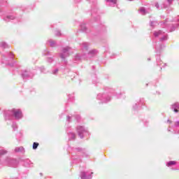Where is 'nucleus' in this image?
<instances>
[{"instance_id": "1", "label": "nucleus", "mask_w": 179, "mask_h": 179, "mask_svg": "<svg viewBox=\"0 0 179 179\" xmlns=\"http://www.w3.org/2000/svg\"><path fill=\"white\" fill-rule=\"evenodd\" d=\"M22 111L20 110H17L14 111V117H15L17 120L22 118Z\"/></svg>"}, {"instance_id": "2", "label": "nucleus", "mask_w": 179, "mask_h": 179, "mask_svg": "<svg viewBox=\"0 0 179 179\" xmlns=\"http://www.w3.org/2000/svg\"><path fill=\"white\" fill-rule=\"evenodd\" d=\"M38 143H33V149L36 150L37 148H38Z\"/></svg>"}, {"instance_id": "3", "label": "nucleus", "mask_w": 179, "mask_h": 179, "mask_svg": "<svg viewBox=\"0 0 179 179\" xmlns=\"http://www.w3.org/2000/svg\"><path fill=\"white\" fill-rule=\"evenodd\" d=\"M176 164V162L174 161H171L168 163V166H171Z\"/></svg>"}, {"instance_id": "4", "label": "nucleus", "mask_w": 179, "mask_h": 179, "mask_svg": "<svg viewBox=\"0 0 179 179\" xmlns=\"http://www.w3.org/2000/svg\"><path fill=\"white\" fill-rule=\"evenodd\" d=\"M107 2H112L113 3H117V0H107Z\"/></svg>"}, {"instance_id": "5", "label": "nucleus", "mask_w": 179, "mask_h": 179, "mask_svg": "<svg viewBox=\"0 0 179 179\" xmlns=\"http://www.w3.org/2000/svg\"><path fill=\"white\" fill-rule=\"evenodd\" d=\"M69 48L64 49V52H66V51H68Z\"/></svg>"}, {"instance_id": "6", "label": "nucleus", "mask_w": 179, "mask_h": 179, "mask_svg": "<svg viewBox=\"0 0 179 179\" xmlns=\"http://www.w3.org/2000/svg\"><path fill=\"white\" fill-rule=\"evenodd\" d=\"M174 111H175V113H178V110H177V109H175Z\"/></svg>"}, {"instance_id": "7", "label": "nucleus", "mask_w": 179, "mask_h": 179, "mask_svg": "<svg viewBox=\"0 0 179 179\" xmlns=\"http://www.w3.org/2000/svg\"><path fill=\"white\" fill-rule=\"evenodd\" d=\"M168 1V2H171V0H167Z\"/></svg>"}, {"instance_id": "8", "label": "nucleus", "mask_w": 179, "mask_h": 179, "mask_svg": "<svg viewBox=\"0 0 179 179\" xmlns=\"http://www.w3.org/2000/svg\"><path fill=\"white\" fill-rule=\"evenodd\" d=\"M130 1H132V0H130Z\"/></svg>"}]
</instances>
